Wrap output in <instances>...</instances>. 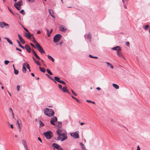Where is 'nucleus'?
<instances>
[{
    "mask_svg": "<svg viewBox=\"0 0 150 150\" xmlns=\"http://www.w3.org/2000/svg\"><path fill=\"white\" fill-rule=\"evenodd\" d=\"M36 47L37 49L41 53H45V52L43 50L42 47L39 44L38 45H36Z\"/></svg>",
    "mask_w": 150,
    "mask_h": 150,
    "instance_id": "9",
    "label": "nucleus"
},
{
    "mask_svg": "<svg viewBox=\"0 0 150 150\" xmlns=\"http://www.w3.org/2000/svg\"><path fill=\"white\" fill-rule=\"evenodd\" d=\"M20 86H19V85H18L17 86V88L18 91H19V90H20Z\"/></svg>",
    "mask_w": 150,
    "mask_h": 150,
    "instance_id": "48",
    "label": "nucleus"
},
{
    "mask_svg": "<svg viewBox=\"0 0 150 150\" xmlns=\"http://www.w3.org/2000/svg\"><path fill=\"white\" fill-rule=\"evenodd\" d=\"M89 57H91V58H98V57H96V56H93L92 55H90V54H89Z\"/></svg>",
    "mask_w": 150,
    "mask_h": 150,
    "instance_id": "41",
    "label": "nucleus"
},
{
    "mask_svg": "<svg viewBox=\"0 0 150 150\" xmlns=\"http://www.w3.org/2000/svg\"><path fill=\"white\" fill-rule=\"evenodd\" d=\"M137 150H140V148H139V146H137Z\"/></svg>",
    "mask_w": 150,
    "mask_h": 150,
    "instance_id": "60",
    "label": "nucleus"
},
{
    "mask_svg": "<svg viewBox=\"0 0 150 150\" xmlns=\"http://www.w3.org/2000/svg\"><path fill=\"white\" fill-rule=\"evenodd\" d=\"M32 52L35 55V57L38 58V59L40 60V57L37 55L36 53L34 51V50H32Z\"/></svg>",
    "mask_w": 150,
    "mask_h": 150,
    "instance_id": "18",
    "label": "nucleus"
},
{
    "mask_svg": "<svg viewBox=\"0 0 150 150\" xmlns=\"http://www.w3.org/2000/svg\"><path fill=\"white\" fill-rule=\"evenodd\" d=\"M59 83L64 85L66 84V83L65 82L61 80H60V81H59Z\"/></svg>",
    "mask_w": 150,
    "mask_h": 150,
    "instance_id": "37",
    "label": "nucleus"
},
{
    "mask_svg": "<svg viewBox=\"0 0 150 150\" xmlns=\"http://www.w3.org/2000/svg\"><path fill=\"white\" fill-rule=\"evenodd\" d=\"M60 30L63 32H65L67 30V29L62 26H59Z\"/></svg>",
    "mask_w": 150,
    "mask_h": 150,
    "instance_id": "17",
    "label": "nucleus"
},
{
    "mask_svg": "<svg viewBox=\"0 0 150 150\" xmlns=\"http://www.w3.org/2000/svg\"><path fill=\"white\" fill-rule=\"evenodd\" d=\"M120 51H116V52L117 55L120 58H123L125 60V59L123 54L121 52H120Z\"/></svg>",
    "mask_w": 150,
    "mask_h": 150,
    "instance_id": "11",
    "label": "nucleus"
},
{
    "mask_svg": "<svg viewBox=\"0 0 150 150\" xmlns=\"http://www.w3.org/2000/svg\"><path fill=\"white\" fill-rule=\"evenodd\" d=\"M41 33V31L40 30H38L37 32V34H40Z\"/></svg>",
    "mask_w": 150,
    "mask_h": 150,
    "instance_id": "64",
    "label": "nucleus"
},
{
    "mask_svg": "<svg viewBox=\"0 0 150 150\" xmlns=\"http://www.w3.org/2000/svg\"><path fill=\"white\" fill-rule=\"evenodd\" d=\"M112 85L116 89H118L119 88V86L116 84H112Z\"/></svg>",
    "mask_w": 150,
    "mask_h": 150,
    "instance_id": "27",
    "label": "nucleus"
},
{
    "mask_svg": "<svg viewBox=\"0 0 150 150\" xmlns=\"http://www.w3.org/2000/svg\"><path fill=\"white\" fill-rule=\"evenodd\" d=\"M5 26H6V29L8 28L10 26L8 24L5 22H0V27L1 28H3Z\"/></svg>",
    "mask_w": 150,
    "mask_h": 150,
    "instance_id": "7",
    "label": "nucleus"
},
{
    "mask_svg": "<svg viewBox=\"0 0 150 150\" xmlns=\"http://www.w3.org/2000/svg\"><path fill=\"white\" fill-rule=\"evenodd\" d=\"M86 101L89 103H91V102H92V101H91V100H86Z\"/></svg>",
    "mask_w": 150,
    "mask_h": 150,
    "instance_id": "57",
    "label": "nucleus"
},
{
    "mask_svg": "<svg viewBox=\"0 0 150 150\" xmlns=\"http://www.w3.org/2000/svg\"><path fill=\"white\" fill-rule=\"evenodd\" d=\"M10 62L9 61H8V60H5L4 61V63L5 65H7Z\"/></svg>",
    "mask_w": 150,
    "mask_h": 150,
    "instance_id": "44",
    "label": "nucleus"
},
{
    "mask_svg": "<svg viewBox=\"0 0 150 150\" xmlns=\"http://www.w3.org/2000/svg\"><path fill=\"white\" fill-rule=\"evenodd\" d=\"M16 50H18L20 52H21L22 51V50L21 49H19V48H18V47H16Z\"/></svg>",
    "mask_w": 150,
    "mask_h": 150,
    "instance_id": "50",
    "label": "nucleus"
},
{
    "mask_svg": "<svg viewBox=\"0 0 150 150\" xmlns=\"http://www.w3.org/2000/svg\"><path fill=\"white\" fill-rule=\"evenodd\" d=\"M26 50L29 53H30L31 52L30 48L29 46L28 45H26L24 47Z\"/></svg>",
    "mask_w": 150,
    "mask_h": 150,
    "instance_id": "15",
    "label": "nucleus"
},
{
    "mask_svg": "<svg viewBox=\"0 0 150 150\" xmlns=\"http://www.w3.org/2000/svg\"><path fill=\"white\" fill-rule=\"evenodd\" d=\"M46 30H47V31L48 36V37H49L50 36V34L52 33V29H51V31H50V34H49V30L47 29Z\"/></svg>",
    "mask_w": 150,
    "mask_h": 150,
    "instance_id": "29",
    "label": "nucleus"
},
{
    "mask_svg": "<svg viewBox=\"0 0 150 150\" xmlns=\"http://www.w3.org/2000/svg\"><path fill=\"white\" fill-rule=\"evenodd\" d=\"M126 45H127V46H129V42L127 41V42L126 43Z\"/></svg>",
    "mask_w": 150,
    "mask_h": 150,
    "instance_id": "52",
    "label": "nucleus"
},
{
    "mask_svg": "<svg viewBox=\"0 0 150 150\" xmlns=\"http://www.w3.org/2000/svg\"><path fill=\"white\" fill-rule=\"evenodd\" d=\"M20 13H22L23 15H24L25 14L24 10L23 9L21 10L20 11Z\"/></svg>",
    "mask_w": 150,
    "mask_h": 150,
    "instance_id": "43",
    "label": "nucleus"
},
{
    "mask_svg": "<svg viewBox=\"0 0 150 150\" xmlns=\"http://www.w3.org/2000/svg\"><path fill=\"white\" fill-rule=\"evenodd\" d=\"M58 87L60 89H62V86L60 84H58Z\"/></svg>",
    "mask_w": 150,
    "mask_h": 150,
    "instance_id": "49",
    "label": "nucleus"
},
{
    "mask_svg": "<svg viewBox=\"0 0 150 150\" xmlns=\"http://www.w3.org/2000/svg\"><path fill=\"white\" fill-rule=\"evenodd\" d=\"M10 111L11 112V113H12V115H13V111L11 108H10Z\"/></svg>",
    "mask_w": 150,
    "mask_h": 150,
    "instance_id": "56",
    "label": "nucleus"
},
{
    "mask_svg": "<svg viewBox=\"0 0 150 150\" xmlns=\"http://www.w3.org/2000/svg\"><path fill=\"white\" fill-rule=\"evenodd\" d=\"M71 97L72 98L75 100L77 102L79 103L80 102V101L79 100L77 99L76 97H74V96H71Z\"/></svg>",
    "mask_w": 150,
    "mask_h": 150,
    "instance_id": "38",
    "label": "nucleus"
},
{
    "mask_svg": "<svg viewBox=\"0 0 150 150\" xmlns=\"http://www.w3.org/2000/svg\"><path fill=\"white\" fill-rule=\"evenodd\" d=\"M22 70L24 73H25L26 71V68L24 66V65H23V67Z\"/></svg>",
    "mask_w": 150,
    "mask_h": 150,
    "instance_id": "33",
    "label": "nucleus"
},
{
    "mask_svg": "<svg viewBox=\"0 0 150 150\" xmlns=\"http://www.w3.org/2000/svg\"><path fill=\"white\" fill-rule=\"evenodd\" d=\"M62 130L60 129H58L56 131V133L58 135L60 136V134H62L63 133H62Z\"/></svg>",
    "mask_w": 150,
    "mask_h": 150,
    "instance_id": "19",
    "label": "nucleus"
},
{
    "mask_svg": "<svg viewBox=\"0 0 150 150\" xmlns=\"http://www.w3.org/2000/svg\"><path fill=\"white\" fill-rule=\"evenodd\" d=\"M33 38L34 39V40H33V42L35 44L36 46V45H37L39 44L38 43V42L36 41L35 40V38L33 37Z\"/></svg>",
    "mask_w": 150,
    "mask_h": 150,
    "instance_id": "34",
    "label": "nucleus"
},
{
    "mask_svg": "<svg viewBox=\"0 0 150 150\" xmlns=\"http://www.w3.org/2000/svg\"><path fill=\"white\" fill-rule=\"evenodd\" d=\"M52 146H54L58 150H64L59 145L57 144L54 143L52 144Z\"/></svg>",
    "mask_w": 150,
    "mask_h": 150,
    "instance_id": "10",
    "label": "nucleus"
},
{
    "mask_svg": "<svg viewBox=\"0 0 150 150\" xmlns=\"http://www.w3.org/2000/svg\"><path fill=\"white\" fill-rule=\"evenodd\" d=\"M55 126L57 127L58 128H61L62 126V122H58L57 123L55 124Z\"/></svg>",
    "mask_w": 150,
    "mask_h": 150,
    "instance_id": "13",
    "label": "nucleus"
},
{
    "mask_svg": "<svg viewBox=\"0 0 150 150\" xmlns=\"http://www.w3.org/2000/svg\"><path fill=\"white\" fill-rule=\"evenodd\" d=\"M38 140H39L41 143L42 142V139H41L40 137H38Z\"/></svg>",
    "mask_w": 150,
    "mask_h": 150,
    "instance_id": "53",
    "label": "nucleus"
},
{
    "mask_svg": "<svg viewBox=\"0 0 150 150\" xmlns=\"http://www.w3.org/2000/svg\"><path fill=\"white\" fill-rule=\"evenodd\" d=\"M18 36L19 38V39H21L22 38L21 37V36L20 35V34H18Z\"/></svg>",
    "mask_w": 150,
    "mask_h": 150,
    "instance_id": "51",
    "label": "nucleus"
},
{
    "mask_svg": "<svg viewBox=\"0 0 150 150\" xmlns=\"http://www.w3.org/2000/svg\"><path fill=\"white\" fill-rule=\"evenodd\" d=\"M86 38L90 42H91V36L90 33H89L87 34Z\"/></svg>",
    "mask_w": 150,
    "mask_h": 150,
    "instance_id": "16",
    "label": "nucleus"
},
{
    "mask_svg": "<svg viewBox=\"0 0 150 150\" xmlns=\"http://www.w3.org/2000/svg\"><path fill=\"white\" fill-rule=\"evenodd\" d=\"M40 126L39 127H41L44 125V123L42 122L41 121H39Z\"/></svg>",
    "mask_w": 150,
    "mask_h": 150,
    "instance_id": "28",
    "label": "nucleus"
},
{
    "mask_svg": "<svg viewBox=\"0 0 150 150\" xmlns=\"http://www.w3.org/2000/svg\"><path fill=\"white\" fill-rule=\"evenodd\" d=\"M24 147H25V148L26 150H29L28 148V147H27V146H24Z\"/></svg>",
    "mask_w": 150,
    "mask_h": 150,
    "instance_id": "59",
    "label": "nucleus"
},
{
    "mask_svg": "<svg viewBox=\"0 0 150 150\" xmlns=\"http://www.w3.org/2000/svg\"><path fill=\"white\" fill-rule=\"evenodd\" d=\"M26 66L27 68L28 69H29V71H30V67L29 64H27L26 65Z\"/></svg>",
    "mask_w": 150,
    "mask_h": 150,
    "instance_id": "42",
    "label": "nucleus"
},
{
    "mask_svg": "<svg viewBox=\"0 0 150 150\" xmlns=\"http://www.w3.org/2000/svg\"><path fill=\"white\" fill-rule=\"evenodd\" d=\"M62 91L64 93L67 92V93H69L68 91V90L66 87H63L62 89Z\"/></svg>",
    "mask_w": 150,
    "mask_h": 150,
    "instance_id": "23",
    "label": "nucleus"
},
{
    "mask_svg": "<svg viewBox=\"0 0 150 150\" xmlns=\"http://www.w3.org/2000/svg\"><path fill=\"white\" fill-rule=\"evenodd\" d=\"M23 28L28 33H29V34H30V33L29 32V31H28V29H27L25 28L23 26Z\"/></svg>",
    "mask_w": 150,
    "mask_h": 150,
    "instance_id": "47",
    "label": "nucleus"
},
{
    "mask_svg": "<svg viewBox=\"0 0 150 150\" xmlns=\"http://www.w3.org/2000/svg\"><path fill=\"white\" fill-rule=\"evenodd\" d=\"M43 134L47 139H50L53 136V133L50 131L44 132Z\"/></svg>",
    "mask_w": 150,
    "mask_h": 150,
    "instance_id": "3",
    "label": "nucleus"
},
{
    "mask_svg": "<svg viewBox=\"0 0 150 150\" xmlns=\"http://www.w3.org/2000/svg\"><path fill=\"white\" fill-rule=\"evenodd\" d=\"M96 89L98 90H100L101 89L99 87L96 88Z\"/></svg>",
    "mask_w": 150,
    "mask_h": 150,
    "instance_id": "62",
    "label": "nucleus"
},
{
    "mask_svg": "<svg viewBox=\"0 0 150 150\" xmlns=\"http://www.w3.org/2000/svg\"><path fill=\"white\" fill-rule=\"evenodd\" d=\"M39 69L40 70V71H42V72H43V73H45V71H46V70H45V68L44 67H39Z\"/></svg>",
    "mask_w": 150,
    "mask_h": 150,
    "instance_id": "22",
    "label": "nucleus"
},
{
    "mask_svg": "<svg viewBox=\"0 0 150 150\" xmlns=\"http://www.w3.org/2000/svg\"><path fill=\"white\" fill-rule=\"evenodd\" d=\"M58 137H57V139L58 140L63 141L67 138V137L65 134V133L62 134H60V136L58 135Z\"/></svg>",
    "mask_w": 150,
    "mask_h": 150,
    "instance_id": "4",
    "label": "nucleus"
},
{
    "mask_svg": "<svg viewBox=\"0 0 150 150\" xmlns=\"http://www.w3.org/2000/svg\"><path fill=\"white\" fill-rule=\"evenodd\" d=\"M46 75L49 78H50V79L52 80L53 81H54L56 83V81H55L54 79L51 76H49L48 74H46Z\"/></svg>",
    "mask_w": 150,
    "mask_h": 150,
    "instance_id": "30",
    "label": "nucleus"
},
{
    "mask_svg": "<svg viewBox=\"0 0 150 150\" xmlns=\"http://www.w3.org/2000/svg\"><path fill=\"white\" fill-rule=\"evenodd\" d=\"M59 45H62V41H60V42H59Z\"/></svg>",
    "mask_w": 150,
    "mask_h": 150,
    "instance_id": "61",
    "label": "nucleus"
},
{
    "mask_svg": "<svg viewBox=\"0 0 150 150\" xmlns=\"http://www.w3.org/2000/svg\"><path fill=\"white\" fill-rule=\"evenodd\" d=\"M30 44L31 45V46H32L33 47H34V48H35V46L32 43H30Z\"/></svg>",
    "mask_w": 150,
    "mask_h": 150,
    "instance_id": "55",
    "label": "nucleus"
},
{
    "mask_svg": "<svg viewBox=\"0 0 150 150\" xmlns=\"http://www.w3.org/2000/svg\"><path fill=\"white\" fill-rule=\"evenodd\" d=\"M62 35L60 34L56 35L54 37L53 41L55 42H57L61 39Z\"/></svg>",
    "mask_w": 150,
    "mask_h": 150,
    "instance_id": "5",
    "label": "nucleus"
},
{
    "mask_svg": "<svg viewBox=\"0 0 150 150\" xmlns=\"http://www.w3.org/2000/svg\"><path fill=\"white\" fill-rule=\"evenodd\" d=\"M10 127H11V128H12V129H13V125H12V124H11L10 125Z\"/></svg>",
    "mask_w": 150,
    "mask_h": 150,
    "instance_id": "63",
    "label": "nucleus"
},
{
    "mask_svg": "<svg viewBox=\"0 0 150 150\" xmlns=\"http://www.w3.org/2000/svg\"><path fill=\"white\" fill-rule=\"evenodd\" d=\"M19 40L22 44H24L25 43V41L22 38H21V39H19Z\"/></svg>",
    "mask_w": 150,
    "mask_h": 150,
    "instance_id": "39",
    "label": "nucleus"
},
{
    "mask_svg": "<svg viewBox=\"0 0 150 150\" xmlns=\"http://www.w3.org/2000/svg\"><path fill=\"white\" fill-rule=\"evenodd\" d=\"M4 39H6L7 42L11 45H13V42H12L7 37H5Z\"/></svg>",
    "mask_w": 150,
    "mask_h": 150,
    "instance_id": "21",
    "label": "nucleus"
},
{
    "mask_svg": "<svg viewBox=\"0 0 150 150\" xmlns=\"http://www.w3.org/2000/svg\"><path fill=\"white\" fill-rule=\"evenodd\" d=\"M8 10L10 11V12L11 13H13V11H11V10L8 7Z\"/></svg>",
    "mask_w": 150,
    "mask_h": 150,
    "instance_id": "54",
    "label": "nucleus"
},
{
    "mask_svg": "<svg viewBox=\"0 0 150 150\" xmlns=\"http://www.w3.org/2000/svg\"><path fill=\"white\" fill-rule=\"evenodd\" d=\"M54 80L55 81H57V82H59V81H60V78L57 76H55L54 77Z\"/></svg>",
    "mask_w": 150,
    "mask_h": 150,
    "instance_id": "31",
    "label": "nucleus"
},
{
    "mask_svg": "<svg viewBox=\"0 0 150 150\" xmlns=\"http://www.w3.org/2000/svg\"><path fill=\"white\" fill-rule=\"evenodd\" d=\"M46 71L47 73L50 75H52V73L51 72L50 70L49 69H46Z\"/></svg>",
    "mask_w": 150,
    "mask_h": 150,
    "instance_id": "35",
    "label": "nucleus"
},
{
    "mask_svg": "<svg viewBox=\"0 0 150 150\" xmlns=\"http://www.w3.org/2000/svg\"><path fill=\"white\" fill-rule=\"evenodd\" d=\"M48 58L50 59L53 62H54V59L50 55H48L47 56Z\"/></svg>",
    "mask_w": 150,
    "mask_h": 150,
    "instance_id": "26",
    "label": "nucleus"
},
{
    "mask_svg": "<svg viewBox=\"0 0 150 150\" xmlns=\"http://www.w3.org/2000/svg\"><path fill=\"white\" fill-rule=\"evenodd\" d=\"M79 144L81 146V147L83 149H85V147L82 143L80 142L79 143Z\"/></svg>",
    "mask_w": 150,
    "mask_h": 150,
    "instance_id": "32",
    "label": "nucleus"
},
{
    "mask_svg": "<svg viewBox=\"0 0 150 150\" xmlns=\"http://www.w3.org/2000/svg\"><path fill=\"white\" fill-rule=\"evenodd\" d=\"M57 117H54L51 118L50 121V123L51 125H55V124L54 123L57 122Z\"/></svg>",
    "mask_w": 150,
    "mask_h": 150,
    "instance_id": "8",
    "label": "nucleus"
},
{
    "mask_svg": "<svg viewBox=\"0 0 150 150\" xmlns=\"http://www.w3.org/2000/svg\"><path fill=\"white\" fill-rule=\"evenodd\" d=\"M22 142L24 146L27 145L26 142L25 140H22Z\"/></svg>",
    "mask_w": 150,
    "mask_h": 150,
    "instance_id": "36",
    "label": "nucleus"
},
{
    "mask_svg": "<svg viewBox=\"0 0 150 150\" xmlns=\"http://www.w3.org/2000/svg\"><path fill=\"white\" fill-rule=\"evenodd\" d=\"M48 11H49V12L50 14L51 15V16L54 19L55 18V17L53 15L54 13V12H53V11L52 9H49Z\"/></svg>",
    "mask_w": 150,
    "mask_h": 150,
    "instance_id": "14",
    "label": "nucleus"
},
{
    "mask_svg": "<svg viewBox=\"0 0 150 150\" xmlns=\"http://www.w3.org/2000/svg\"><path fill=\"white\" fill-rule=\"evenodd\" d=\"M27 1L31 3L34 2L35 0H27Z\"/></svg>",
    "mask_w": 150,
    "mask_h": 150,
    "instance_id": "45",
    "label": "nucleus"
},
{
    "mask_svg": "<svg viewBox=\"0 0 150 150\" xmlns=\"http://www.w3.org/2000/svg\"><path fill=\"white\" fill-rule=\"evenodd\" d=\"M23 3L22 0H20L18 2L15 3L14 4V7L18 10H20L21 6L22 5Z\"/></svg>",
    "mask_w": 150,
    "mask_h": 150,
    "instance_id": "2",
    "label": "nucleus"
},
{
    "mask_svg": "<svg viewBox=\"0 0 150 150\" xmlns=\"http://www.w3.org/2000/svg\"><path fill=\"white\" fill-rule=\"evenodd\" d=\"M18 70L16 69H15V70H14V73L15 74H18Z\"/></svg>",
    "mask_w": 150,
    "mask_h": 150,
    "instance_id": "40",
    "label": "nucleus"
},
{
    "mask_svg": "<svg viewBox=\"0 0 150 150\" xmlns=\"http://www.w3.org/2000/svg\"><path fill=\"white\" fill-rule=\"evenodd\" d=\"M111 50H117V51H120L121 50V48L119 46H117L115 47H112Z\"/></svg>",
    "mask_w": 150,
    "mask_h": 150,
    "instance_id": "12",
    "label": "nucleus"
},
{
    "mask_svg": "<svg viewBox=\"0 0 150 150\" xmlns=\"http://www.w3.org/2000/svg\"><path fill=\"white\" fill-rule=\"evenodd\" d=\"M79 132L77 131L75 132H72L70 134L71 136L74 138L77 139L79 138L78 134Z\"/></svg>",
    "mask_w": 150,
    "mask_h": 150,
    "instance_id": "6",
    "label": "nucleus"
},
{
    "mask_svg": "<svg viewBox=\"0 0 150 150\" xmlns=\"http://www.w3.org/2000/svg\"><path fill=\"white\" fill-rule=\"evenodd\" d=\"M149 26V25H146L144 26V29L146 30V29H147V28H148Z\"/></svg>",
    "mask_w": 150,
    "mask_h": 150,
    "instance_id": "46",
    "label": "nucleus"
},
{
    "mask_svg": "<svg viewBox=\"0 0 150 150\" xmlns=\"http://www.w3.org/2000/svg\"><path fill=\"white\" fill-rule=\"evenodd\" d=\"M24 36L25 37H26V38H28L29 39H30L31 38V35H30V33L29 34L28 33H25Z\"/></svg>",
    "mask_w": 150,
    "mask_h": 150,
    "instance_id": "20",
    "label": "nucleus"
},
{
    "mask_svg": "<svg viewBox=\"0 0 150 150\" xmlns=\"http://www.w3.org/2000/svg\"><path fill=\"white\" fill-rule=\"evenodd\" d=\"M17 124L18 125V127L19 129V131H20L21 130V126H20V124L19 123V122H18V120L17 121Z\"/></svg>",
    "mask_w": 150,
    "mask_h": 150,
    "instance_id": "25",
    "label": "nucleus"
},
{
    "mask_svg": "<svg viewBox=\"0 0 150 150\" xmlns=\"http://www.w3.org/2000/svg\"><path fill=\"white\" fill-rule=\"evenodd\" d=\"M17 42L18 44V46L19 47H21L23 49H25L24 47L21 44L20 42L18 40H17Z\"/></svg>",
    "mask_w": 150,
    "mask_h": 150,
    "instance_id": "24",
    "label": "nucleus"
},
{
    "mask_svg": "<svg viewBox=\"0 0 150 150\" xmlns=\"http://www.w3.org/2000/svg\"><path fill=\"white\" fill-rule=\"evenodd\" d=\"M110 67L112 69H113L114 67L111 64H110Z\"/></svg>",
    "mask_w": 150,
    "mask_h": 150,
    "instance_id": "58",
    "label": "nucleus"
},
{
    "mask_svg": "<svg viewBox=\"0 0 150 150\" xmlns=\"http://www.w3.org/2000/svg\"><path fill=\"white\" fill-rule=\"evenodd\" d=\"M44 113L45 115L49 117H51L54 114V111L52 109L48 108L44 109Z\"/></svg>",
    "mask_w": 150,
    "mask_h": 150,
    "instance_id": "1",
    "label": "nucleus"
}]
</instances>
